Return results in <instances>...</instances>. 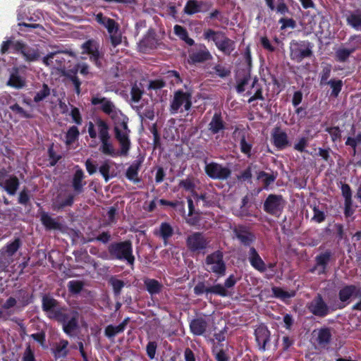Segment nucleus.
Returning <instances> with one entry per match:
<instances>
[{"instance_id": "39", "label": "nucleus", "mask_w": 361, "mask_h": 361, "mask_svg": "<svg viewBox=\"0 0 361 361\" xmlns=\"http://www.w3.org/2000/svg\"><path fill=\"white\" fill-rule=\"evenodd\" d=\"M216 48L225 55L229 56L235 49V42L226 35Z\"/></svg>"}, {"instance_id": "52", "label": "nucleus", "mask_w": 361, "mask_h": 361, "mask_svg": "<svg viewBox=\"0 0 361 361\" xmlns=\"http://www.w3.org/2000/svg\"><path fill=\"white\" fill-rule=\"evenodd\" d=\"M327 85H330V87L331 88V92L330 94L331 97L336 98L340 94V92L342 90L343 83L341 80L331 79V80H329V82H327Z\"/></svg>"}, {"instance_id": "15", "label": "nucleus", "mask_w": 361, "mask_h": 361, "mask_svg": "<svg viewBox=\"0 0 361 361\" xmlns=\"http://www.w3.org/2000/svg\"><path fill=\"white\" fill-rule=\"evenodd\" d=\"M361 293V288L353 284L345 285L338 291V299L341 302L345 303L339 307L343 309L350 302L352 297H358V294Z\"/></svg>"}, {"instance_id": "4", "label": "nucleus", "mask_w": 361, "mask_h": 361, "mask_svg": "<svg viewBox=\"0 0 361 361\" xmlns=\"http://www.w3.org/2000/svg\"><path fill=\"white\" fill-rule=\"evenodd\" d=\"M96 124L98 127L99 138L101 142L99 151L105 155L113 157L118 156V153L115 151L114 145L111 142L109 126L108 123L104 120L98 118L96 121Z\"/></svg>"}, {"instance_id": "14", "label": "nucleus", "mask_w": 361, "mask_h": 361, "mask_svg": "<svg viewBox=\"0 0 361 361\" xmlns=\"http://www.w3.org/2000/svg\"><path fill=\"white\" fill-rule=\"evenodd\" d=\"M233 232L240 243L245 247H250L256 240L255 235L247 226L238 224L233 228Z\"/></svg>"}, {"instance_id": "30", "label": "nucleus", "mask_w": 361, "mask_h": 361, "mask_svg": "<svg viewBox=\"0 0 361 361\" xmlns=\"http://www.w3.org/2000/svg\"><path fill=\"white\" fill-rule=\"evenodd\" d=\"M129 322L130 318L126 317L118 326H114L112 324L106 326L104 329L105 336L111 339L114 338L117 334L123 333Z\"/></svg>"}, {"instance_id": "13", "label": "nucleus", "mask_w": 361, "mask_h": 361, "mask_svg": "<svg viewBox=\"0 0 361 361\" xmlns=\"http://www.w3.org/2000/svg\"><path fill=\"white\" fill-rule=\"evenodd\" d=\"M193 291L196 295H201L203 293H211L223 298L229 295L228 291L224 288L222 284L217 283L207 287L203 281L198 282L194 287Z\"/></svg>"}, {"instance_id": "57", "label": "nucleus", "mask_w": 361, "mask_h": 361, "mask_svg": "<svg viewBox=\"0 0 361 361\" xmlns=\"http://www.w3.org/2000/svg\"><path fill=\"white\" fill-rule=\"evenodd\" d=\"M331 65L326 63L325 66H322V70L319 73V84L321 86L327 85L329 82L328 79L331 76Z\"/></svg>"}, {"instance_id": "21", "label": "nucleus", "mask_w": 361, "mask_h": 361, "mask_svg": "<svg viewBox=\"0 0 361 361\" xmlns=\"http://www.w3.org/2000/svg\"><path fill=\"white\" fill-rule=\"evenodd\" d=\"M271 142L279 150L290 145L286 133L279 127L274 128L271 133Z\"/></svg>"}, {"instance_id": "27", "label": "nucleus", "mask_w": 361, "mask_h": 361, "mask_svg": "<svg viewBox=\"0 0 361 361\" xmlns=\"http://www.w3.org/2000/svg\"><path fill=\"white\" fill-rule=\"evenodd\" d=\"M208 129L213 135L217 134L226 129V123L220 112H215L208 125Z\"/></svg>"}, {"instance_id": "2", "label": "nucleus", "mask_w": 361, "mask_h": 361, "mask_svg": "<svg viewBox=\"0 0 361 361\" xmlns=\"http://www.w3.org/2000/svg\"><path fill=\"white\" fill-rule=\"evenodd\" d=\"M80 312L75 308L63 305L58 309L53 317V320L62 325L63 332L71 336L79 328Z\"/></svg>"}, {"instance_id": "20", "label": "nucleus", "mask_w": 361, "mask_h": 361, "mask_svg": "<svg viewBox=\"0 0 361 361\" xmlns=\"http://www.w3.org/2000/svg\"><path fill=\"white\" fill-rule=\"evenodd\" d=\"M62 306L59 302L51 296L44 295L42 298V309L47 313V317L53 319L55 312Z\"/></svg>"}, {"instance_id": "17", "label": "nucleus", "mask_w": 361, "mask_h": 361, "mask_svg": "<svg viewBox=\"0 0 361 361\" xmlns=\"http://www.w3.org/2000/svg\"><path fill=\"white\" fill-rule=\"evenodd\" d=\"M25 67H13L11 72L7 85L16 89H22L26 85L25 76L22 75Z\"/></svg>"}, {"instance_id": "9", "label": "nucleus", "mask_w": 361, "mask_h": 361, "mask_svg": "<svg viewBox=\"0 0 361 361\" xmlns=\"http://www.w3.org/2000/svg\"><path fill=\"white\" fill-rule=\"evenodd\" d=\"M192 94L189 92H183L178 90L175 92L173 98L170 104V112L172 114H176L183 105L185 111H189L192 106Z\"/></svg>"}, {"instance_id": "64", "label": "nucleus", "mask_w": 361, "mask_h": 361, "mask_svg": "<svg viewBox=\"0 0 361 361\" xmlns=\"http://www.w3.org/2000/svg\"><path fill=\"white\" fill-rule=\"evenodd\" d=\"M83 286V282L78 280L70 281L68 283V290L73 294L80 293L82 291Z\"/></svg>"}, {"instance_id": "60", "label": "nucleus", "mask_w": 361, "mask_h": 361, "mask_svg": "<svg viewBox=\"0 0 361 361\" xmlns=\"http://www.w3.org/2000/svg\"><path fill=\"white\" fill-rule=\"evenodd\" d=\"M59 54H67L68 55H72V51H69L68 49H65V50L58 49V50L51 52V53L48 54L47 56H45L42 60L43 63L46 66L53 65V59H54L55 57L56 56V55Z\"/></svg>"}, {"instance_id": "38", "label": "nucleus", "mask_w": 361, "mask_h": 361, "mask_svg": "<svg viewBox=\"0 0 361 361\" xmlns=\"http://www.w3.org/2000/svg\"><path fill=\"white\" fill-rule=\"evenodd\" d=\"M173 32L180 40L185 42L188 45L193 46L195 44V40L189 37L188 32L185 27L176 25L173 27Z\"/></svg>"}, {"instance_id": "37", "label": "nucleus", "mask_w": 361, "mask_h": 361, "mask_svg": "<svg viewBox=\"0 0 361 361\" xmlns=\"http://www.w3.org/2000/svg\"><path fill=\"white\" fill-rule=\"evenodd\" d=\"M20 186V181L17 176H11L4 181V188L9 195H15Z\"/></svg>"}, {"instance_id": "40", "label": "nucleus", "mask_w": 361, "mask_h": 361, "mask_svg": "<svg viewBox=\"0 0 361 361\" xmlns=\"http://www.w3.org/2000/svg\"><path fill=\"white\" fill-rule=\"evenodd\" d=\"M146 290L151 295L159 294L163 288V285L156 279H147L145 281Z\"/></svg>"}, {"instance_id": "8", "label": "nucleus", "mask_w": 361, "mask_h": 361, "mask_svg": "<svg viewBox=\"0 0 361 361\" xmlns=\"http://www.w3.org/2000/svg\"><path fill=\"white\" fill-rule=\"evenodd\" d=\"M188 250L193 253H205L209 240L201 232H194L185 240Z\"/></svg>"}, {"instance_id": "54", "label": "nucleus", "mask_w": 361, "mask_h": 361, "mask_svg": "<svg viewBox=\"0 0 361 361\" xmlns=\"http://www.w3.org/2000/svg\"><path fill=\"white\" fill-rule=\"evenodd\" d=\"M269 9L271 11H275L277 13H279L281 15H286V13H290V9L288 6V5L286 4L285 1L282 2H277V4H275V1L272 2V6H267Z\"/></svg>"}, {"instance_id": "6", "label": "nucleus", "mask_w": 361, "mask_h": 361, "mask_svg": "<svg viewBox=\"0 0 361 361\" xmlns=\"http://www.w3.org/2000/svg\"><path fill=\"white\" fill-rule=\"evenodd\" d=\"M205 264L209 267L207 270L215 274L218 277H222L226 274V265L221 250H218L208 255L205 259Z\"/></svg>"}, {"instance_id": "7", "label": "nucleus", "mask_w": 361, "mask_h": 361, "mask_svg": "<svg viewBox=\"0 0 361 361\" xmlns=\"http://www.w3.org/2000/svg\"><path fill=\"white\" fill-rule=\"evenodd\" d=\"M286 205V201L281 195L270 194L266 198L263 209L267 214L279 217Z\"/></svg>"}, {"instance_id": "32", "label": "nucleus", "mask_w": 361, "mask_h": 361, "mask_svg": "<svg viewBox=\"0 0 361 361\" xmlns=\"http://www.w3.org/2000/svg\"><path fill=\"white\" fill-rule=\"evenodd\" d=\"M142 160L137 159L135 160L130 166L127 169L126 172V177L134 183H138L140 179L138 178V172L140 169Z\"/></svg>"}, {"instance_id": "58", "label": "nucleus", "mask_w": 361, "mask_h": 361, "mask_svg": "<svg viewBox=\"0 0 361 361\" xmlns=\"http://www.w3.org/2000/svg\"><path fill=\"white\" fill-rule=\"evenodd\" d=\"M160 236L164 240H167L173 234V229L172 226L166 222H163L160 225L159 228Z\"/></svg>"}, {"instance_id": "1", "label": "nucleus", "mask_w": 361, "mask_h": 361, "mask_svg": "<svg viewBox=\"0 0 361 361\" xmlns=\"http://www.w3.org/2000/svg\"><path fill=\"white\" fill-rule=\"evenodd\" d=\"M99 257L105 260L126 262L133 266L135 260L133 243L130 240L112 242L108 245L107 252L101 253Z\"/></svg>"}, {"instance_id": "23", "label": "nucleus", "mask_w": 361, "mask_h": 361, "mask_svg": "<svg viewBox=\"0 0 361 361\" xmlns=\"http://www.w3.org/2000/svg\"><path fill=\"white\" fill-rule=\"evenodd\" d=\"M189 328L194 336H204L208 328V322L202 317H196L190 322Z\"/></svg>"}, {"instance_id": "44", "label": "nucleus", "mask_w": 361, "mask_h": 361, "mask_svg": "<svg viewBox=\"0 0 361 361\" xmlns=\"http://www.w3.org/2000/svg\"><path fill=\"white\" fill-rule=\"evenodd\" d=\"M223 347L224 344L218 343L214 344L212 348V352L216 361H228L230 359Z\"/></svg>"}, {"instance_id": "5", "label": "nucleus", "mask_w": 361, "mask_h": 361, "mask_svg": "<svg viewBox=\"0 0 361 361\" xmlns=\"http://www.w3.org/2000/svg\"><path fill=\"white\" fill-rule=\"evenodd\" d=\"M313 44L307 40H292L290 43V57L291 60L300 63L304 59L313 56Z\"/></svg>"}, {"instance_id": "11", "label": "nucleus", "mask_w": 361, "mask_h": 361, "mask_svg": "<svg viewBox=\"0 0 361 361\" xmlns=\"http://www.w3.org/2000/svg\"><path fill=\"white\" fill-rule=\"evenodd\" d=\"M308 310L314 316L324 318L331 312V308L324 301L322 295L317 293L307 305Z\"/></svg>"}, {"instance_id": "33", "label": "nucleus", "mask_w": 361, "mask_h": 361, "mask_svg": "<svg viewBox=\"0 0 361 361\" xmlns=\"http://www.w3.org/2000/svg\"><path fill=\"white\" fill-rule=\"evenodd\" d=\"M158 42L154 32L148 33L140 42V49L143 52L154 49L157 47Z\"/></svg>"}, {"instance_id": "59", "label": "nucleus", "mask_w": 361, "mask_h": 361, "mask_svg": "<svg viewBox=\"0 0 361 361\" xmlns=\"http://www.w3.org/2000/svg\"><path fill=\"white\" fill-rule=\"evenodd\" d=\"M183 11L185 14L189 16L200 13L197 0H188L184 6Z\"/></svg>"}, {"instance_id": "10", "label": "nucleus", "mask_w": 361, "mask_h": 361, "mask_svg": "<svg viewBox=\"0 0 361 361\" xmlns=\"http://www.w3.org/2000/svg\"><path fill=\"white\" fill-rule=\"evenodd\" d=\"M204 171L213 180H226L231 176V170L228 167L214 161L205 165Z\"/></svg>"}, {"instance_id": "49", "label": "nucleus", "mask_w": 361, "mask_h": 361, "mask_svg": "<svg viewBox=\"0 0 361 361\" xmlns=\"http://www.w3.org/2000/svg\"><path fill=\"white\" fill-rule=\"evenodd\" d=\"M271 291H272L273 295L275 298H279L282 300H285L287 298H293L295 295V291H291V292L286 291V290H283L281 288L277 287V286L272 287Z\"/></svg>"}, {"instance_id": "12", "label": "nucleus", "mask_w": 361, "mask_h": 361, "mask_svg": "<svg viewBox=\"0 0 361 361\" xmlns=\"http://www.w3.org/2000/svg\"><path fill=\"white\" fill-rule=\"evenodd\" d=\"M333 256L334 253L329 249L320 252L315 257V264L310 269V271L314 273L318 271V274H325L327 272L329 262L334 259Z\"/></svg>"}, {"instance_id": "45", "label": "nucleus", "mask_w": 361, "mask_h": 361, "mask_svg": "<svg viewBox=\"0 0 361 361\" xmlns=\"http://www.w3.org/2000/svg\"><path fill=\"white\" fill-rule=\"evenodd\" d=\"M18 301L23 306H27L32 302L33 295L30 294L27 288H21L16 292Z\"/></svg>"}, {"instance_id": "63", "label": "nucleus", "mask_w": 361, "mask_h": 361, "mask_svg": "<svg viewBox=\"0 0 361 361\" xmlns=\"http://www.w3.org/2000/svg\"><path fill=\"white\" fill-rule=\"evenodd\" d=\"M111 239V235L109 231H103L96 237H89L87 242L99 241L104 244L108 243Z\"/></svg>"}, {"instance_id": "35", "label": "nucleus", "mask_w": 361, "mask_h": 361, "mask_svg": "<svg viewBox=\"0 0 361 361\" xmlns=\"http://www.w3.org/2000/svg\"><path fill=\"white\" fill-rule=\"evenodd\" d=\"M78 69L73 68L63 71L62 75L68 80L71 81L75 89V93L79 95L81 92V81L77 75Z\"/></svg>"}, {"instance_id": "47", "label": "nucleus", "mask_w": 361, "mask_h": 361, "mask_svg": "<svg viewBox=\"0 0 361 361\" xmlns=\"http://www.w3.org/2000/svg\"><path fill=\"white\" fill-rule=\"evenodd\" d=\"M80 132L77 126H71L66 133V145L69 146L74 143L79 137Z\"/></svg>"}, {"instance_id": "36", "label": "nucleus", "mask_w": 361, "mask_h": 361, "mask_svg": "<svg viewBox=\"0 0 361 361\" xmlns=\"http://www.w3.org/2000/svg\"><path fill=\"white\" fill-rule=\"evenodd\" d=\"M226 36L225 32L220 30L207 29L203 32V37L205 40L212 41L216 47L221 42V40Z\"/></svg>"}, {"instance_id": "56", "label": "nucleus", "mask_w": 361, "mask_h": 361, "mask_svg": "<svg viewBox=\"0 0 361 361\" xmlns=\"http://www.w3.org/2000/svg\"><path fill=\"white\" fill-rule=\"evenodd\" d=\"M21 241L19 238H16L13 242L8 243L5 246V252L9 257H12L20 248Z\"/></svg>"}, {"instance_id": "19", "label": "nucleus", "mask_w": 361, "mask_h": 361, "mask_svg": "<svg viewBox=\"0 0 361 361\" xmlns=\"http://www.w3.org/2000/svg\"><path fill=\"white\" fill-rule=\"evenodd\" d=\"M199 49L189 53V62L193 64L204 63L212 59V56L207 47L203 44H199Z\"/></svg>"}, {"instance_id": "18", "label": "nucleus", "mask_w": 361, "mask_h": 361, "mask_svg": "<svg viewBox=\"0 0 361 361\" xmlns=\"http://www.w3.org/2000/svg\"><path fill=\"white\" fill-rule=\"evenodd\" d=\"M91 104L94 106L101 104L100 109L106 114L110 116L116 115L118 112L116 110V106L114 103L108 98L104 97H99V95L94 96L91 98Z\"/></svg>"}, {"instance_id": "62", "label": "nucleus", "mask_w": 361, "mask_h": 361, "mask_svg": "<svg viewBox=\"0 0 361 361\" xmlns=\"http://www.w3.org/2000/svg\"><path fill=\"white\" fill-rule=\"evenodd\" d=\"M325 131L329 133L333 142H336L341 140L342 130L338 126L327 127L326 128Z\"/></svg>"}, {"instance_id": "26", "label": "nucleus", "mask_w": 361, "mask_h": 361, "mask_svg": "<svg viewBox=\"0 0 361 361\" xmlns=\"http://www.w3.org/2000/svg\"><path fill=\"white\" fill-rule=\"evenodd\" d=\"M249 262L251 266L259 272H264L267 269V265L262 260L257 250L251 247L249 250Z\"/></svg>"}, {"instance_id": "41", "label": "nucleus", "mask_w": 361, "mask_h": 361, "mask_svg": "<svg viewBox=\"0 0 361 361\" xmlns=\"http://www.w3.org/2000/svg\"><path fill=\"white\" fill-rule=\"evenodd\" d=\"M21 54L27 61H35L39 59L40 55L37 49L29 47L25 43V47L23 48Z\"/></svg>"}, {"instance_id": "28", "label": "nucleus", "mask_w": 361, "mask_h": 361, "mask_svg": "<svg viewBox=\"0 0 361 361\" xmlns=\"http://www.w3.org/2000/svg\"><path fill=\"white\" fill-rule=\"evenodd\" d=\"M39 214L41 223L47 231L61 229V223L52 218L48 212L41 211Z\"/></svg>"}, {"instance_id": "50", "label": "nucleus", "mask_w": 361, "mask_h": 361, "mask_svg": "<svg viewBox=\"0 0 361 361\" xmlns=\"http://www.w3.org/2000/svg\"><path fill=\"white\" fill-rule=\"evenodd\" d=\"M144 94V88L142 84L137 85L135 83L132 85L130 90V96L132 102L135 103H137L140 101L142 95Z\"/></svg>"}, {"instance_id": "16", "label": "nucleus", "mask_w": 361, "mask_h": 361, "mask_svg": "<svg viewBox=\"0 0 361 361\" xmlns=\"http://www.w3.org/2000/svg\"><path fill=\"white\" fill-rule=\"evenodd\" d=\"M82 48L84 51L90 55V59L98 67L101 66V54L99 52V44L95 39H91L83 43Z\"/></svg>"}, {"instance_id": "31", "label": "nucleus", "mask_w": 361, "mask_h": 361, "mask_svg": "<svg viewBox=\"0 0 361 361\" xmlns=\"http://www.w3.org/2000/svg\"><path fill=\"white\" fill-rule=\"evenodd\" d=\"M346 23L356 31H361V9L350 11L346 16Z\"/></svg>"}, {"instance_id": "3", "label": "nucleus", "mask_w": 361, "mask_h": 361, "mask_svg": "<svg viewBox=\"0 0 361 361\" xmlns=\"http://www.w3.org/2000/svg\"><path fill=\"white\" fill-rule=\"evenodd\" d=\"M94 19L98 24L107 30L111 45L114 47L118 46L122 42L118 23L115 20L104 16L102 12L95 14Z\"/></svg>"}, {"instance_id": "42", "label": "nucleus", "mask_w": 361, "mask_h": 361, "mask_svg": "<svg viewBox=\"0 0 361 361\" xmlns=\"http://www.w3.org/2000/svg\"><path fill=\"white\" fill-rule=\"evenodd\" d=\"M74 203V195L70 194L67 197L62 201H59L58 199L54 200L51 207L54 211H61L66 207H71Z\"/></svg>"}, {"instance_id": "61", "label": "nucleus", "mask_w": 361, "mask_h": 361, "mask_svg": "<svg viewBox=\"0 0 361 361\" xmlns=\"http://www.w3.org/2000/svg\"><path fill=\"white\" fill-rule=\"evenodd\" d=\"M30 199V191L24 188L18 194V202L26 207L31 205Z\"/></svg>"}, {"instance_id": "43", "label": "nucleus", "mask_w": 361, "mask_h": 361, "mask_svg": "<svg viewBox=\"0 0 361 361\" xmlns=\"http://www.w3.org/2000/svg\"><path fill=\"white\" fill-rule=\"evenodd\" d=\"M112 161L109 160H105L99 168V173L104 178L105 182H108L110 179L114 178L116 174L112 172L110 173Z\"/></svg>"}, {"instance_id": "24", "label": "nucleus", "mask_w": 361, "mask_h": 361, "mask_svg": "<svg viewBox=\"0 0 361 361\" xmlns=\"http://www.w3.org/2000/svg\"><path fill=\"white\" fill-rule=\"evenodd\" d=\"M114 132L115 139L118 142L119 145L121 147V154L127 155L128 151L130 149L131 145L129 137L130 130L119 131L118 129L116 128V131Z\"/></svg>"}, {"instance_id": "46", "label": "nucleus", "mask_w": 361, "mask_h": 361, "mask_svg": "<svg viewBox=\"0 0 361 361\" xmlns=\"http://www.w3.org/2000/svg\"><path fill=\"white\" fill-rule=\"evenodd\" d=\"M68 345V341L66 340H61L59 343L56 344L54 350V354L55 357H66L68 355L67 347Z\"/></svg>"}, {"instance_id": "51", "label": "nucleus", "mask_w": 361, "mask_h": 361, "mask_svg": "<svg viewBox=\"0 0 361 361\" xmlns=\"http://www.w3.org/2000/svg\"><path fill=\"white\" fill-rule=\"evenodd\" d=\"M50 94L51 90L49 85L46 83H43L42 89L36 92L33 101L35 103H39L48 97Z\"/></svg>"}, {"instance_id": "34", "label": "nucleus", "mask_w": 361, "mask_h": 361, "mask_svg": "<svg viewBox=\"0 0 361 361\" xmlns=\"http://www.w3.org/2000/svg\"><path fill=\"white\" fill-rule=\"evenodd\" d=\"M111 119L114 123V131H116V128H118L119 131L130 130L128 126V118L121 111L116 115L111 116Z\"/></svg>"}, {"instance_id": "53", "label": "nucleus", "mask_w": 361, "mask_h": 361, "mask_svg": "<svg viewBox=\"0 0 361 361\" xmlns=\"http://www.w3.org/2000/svg\"><path fill=\"white\" fill-rule=\"evenodd\" d=\"M276 178V176L268 173L264 171H259L257 174V179L262 180L264 189H267V188L275 181Z\"/></svg>"}, {"instance_id": "25", "label": "nucleus", "mask_w": 361, "mask_h": 361, "mask_svg": "<svg viewBox=\"0 0 361 361\" xmlns=\"http://www.w3.org/2000/svg\"><path fill=\"white\" fill-rule=\"evenodd\" d=\"M332 331V328L329 326H322L318 329L317 342L320 347L325 348L331 343Z\"/></svg>"}, {"instance_id": "22", "label": "nucleus", "mask_w": 361, "mask_h": 361, "mask_svg": "<svg viewBox=\"0 0 361 361\" xmlns=\"http://www.w3.org/2000/svg\"><path fill=\"white\" fill-rule=\"evenodd\" d=\"M270 336L269 330L264 325H260L255 330V341L261 351H265L266 345L270 341Z\"/></svg>"}, {"instance_id": "29", "label": "nucleus", "mask_w": 361, "mask_h": 361, "mask_svg": "<svg viewBox=\"0 0 361 361\" xmlns=\"http://www.w3.org/2000/svg\"><path fill=\"white\" fill-rule=\"evenodd\" d=\"M85 178L83 171L78 168L74 173L72 179V187L76 195L81 194L84 191V186L86 185V182L83 181Z\"/></svg>"}, {"instance_id": "48", "label": "nucleus", "mask_w": 361, "mask_h": 361, "mask_svg": "<svg viewBox=\"0 0 361 361\" xmlns=\"http://www.w3.org/2000/svg\"><path fill=\"white\" fill-rule=\"evenodd\" d=\"M355 51V48H340L336 51V60L339 62H345L350 56V54L354 53Z\"/></svg>"}, {"instance_id": "55", "label": "nucleus", "mask_w": 361, "mask_h": 361, "mask_svg": "<svg viewBox=\"0 0 361 361\" xmlns=\"http://www.w3.org/2000/svg\"><path fill=\"white\" fill-rule=\"evenodd\" d=\"M109 283L112 286L114 295L115 297H119L121 294L122 288L125 286V283L121 279L111 278Z\"/></svg>"}]
</instances>
